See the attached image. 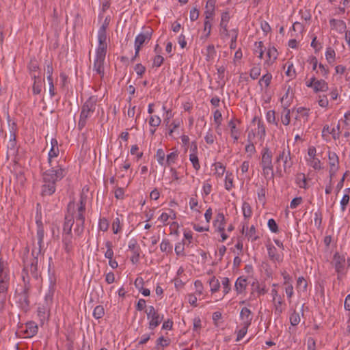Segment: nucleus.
<instances>
[{
  "mask_svg": "<svg viewBox=\"0 0 350 350\" xmlns=\"http://www.w3.org/2000/svg\"><path fill=\"white\" fill-rule=\"evenodd\" d=\"M23 278V284H20L15 291V299L18 306L24 311H27L29 308V292L30 290V284L29 280H26L24 275Z\"/></svg>",
  "mask_w": 350,
  "mask_h": 350,
  "instance_id": "1",
  "label": "nucleus"
},
{
  "mask_svg": "<svg viewBox=\"0 0 350 350\" xmlns=\"http://www.w3.org/2000/svg\"><path fill=\"white\" fill-rule=\"evenodd\" d=\"M45 173V194L52 195L55 191V183L64 177V170L58 165L52 167Z\"/></svg>",
  "mask_w": 350,
  "mask_h": 350,
  "instance_id": "2",
  "label": "nucleus"
},
{
  "mask_svg": "<svg viewBox=\"0 0 350 350\" xmlns=\"http://www.w3.org/2000/svg\"><path fill=\"white\" fill-rule=\"evenodd\" d=\"M10 284L9 270L6 267L5 262L0 258V304H3L6 298Z\"/></svg>",
  "mask_w": 350,
  "mask_h": 350,
  "instance_id": "3",
  "label": "nucleus"
},
{
  "mask_svg": "<svg viewBox=\"0 0 350 350\" xmlns=\"http://www.w3.org/2000/svg\"><path fill=\"white\" fill-rule=\"evenodd\" d=\"M260 165L265 177L270 179L273 178L274 174L272 163V152L267 147L262 149Z\"/></svg>",
  "mask_w": 350,
  "mask_h": 350,
  "instance_id": "4",
  "label": "nucleus"
},
{
  "mask_svg": "<svg viewBox=\"0 0 350 350\" xmlns=\"http://www.w3.org/2000/svg\"><path fill=\"white\" fill-rule=\"evenodd\" d=\"M36 223L38 226L37 237L38 247H34L33 249L32 254L34 255V254L36 252V250H38L37 254L43 256V254H42V243L44 237V230L42 221V205L40 203H38L36 206Z\"/></svg>",
  "mask_w": 350,
  "mask_h": 350,
  "instance_id": "5",
  "label": "nucleus"
},
{
  "mask_svg": "<svg viewBox=\"0 0 350 350\" xmlns=\"http://www.w3.org/2000/svg\"><path fill=\"white\" fill-rule=\"evenodd\" d=\"M96 103V99L90 97L82 106L78 123L79 130H81L85 126L87 119L89 118L90 113L95 111Z\"/></svg>",
  "mask_w": 350,
  "mask_h": 350,
  "instance_id": "6",
  "label": "nucleus"
},
{
  "mask_svg": "<svg viewBox=\"0 0 350 350\" xmlns=\"http://www.w3.org/2000/svg\"><path fill=\"white\" fill-rule=\"evenodd\" d=\"M85 209V198L81 194L80 206L78 208L77 214L75 217L77 228L75 231L80 234L83 231V225L85 222L84 212Z\"/></svg>",
  "mask_w": 350,
  "mask_h": 350,
  "instance_id": "7",
  "label": "nucleus"
},
{
  "mask_svg": "<svg viewBox=\"0 0 350 350\" xmlns=\"http://www.w3.org/2000/svg\"><path fill=\"white\" fill-rule=\"evenodd\" d=\"M52 258L49 257V268H48V272H49V293L45 297V301L46 304H48L49 301L52 302V297L53 295V293L55 292L54 286L56 283V276H55V271L54 269V266L52 265Z\"/></svg>",
  "mask_w": 350,
  "mask_h": 350,
  "instance_id": "8",
  "label": "nucleus"
},
{
  "mask_svg": "<svg viewBox=\"0 0 350 350\" xmlns=\"http://www.w3.org/2000/svg\"><path fill=\"white\" fill-rule=\"evenodd\" d=\"M332 263L338 273V279L340 280L341 277L345 274V257L340 255L338 253H336L334 255Z\"/></svg>",
  "mask_w": 350,
  "mask_h": 350,
  "instance_id": "9",
  "label": "nucleus"
},
{
  "mask_svg": "<svg viewBox=\"0 0 350 350\" xmlns=\"http://www.w3.org/2000/svg\"><path fill=\"white\" fill-rule=\"evenodd\" d=\"M280 160L283 161L284 171L285 173H289V170L293 165V161L291 158V151L288 148L286 150L284 149L278 156L276 157L275 162L279 163Z\"/></svg>",
  "mask_w": 350,
  "mask_h": 350,
  "instance_id": "10",
  "label": "nucleus"
},
{
  "mask_svg": "<svg viewBox=\"0 0 350 350\" xmlns=\"http://www.w3.org/2000/svg\"><path fill=\"white\" fill-rule=\"evenodd\" d=\"M152 33V30L150 29L148 31H146L144 33H139L135 38V56L132 59V61L134 60V59L138 56L139 52L141 49V46L146 42L149 41L151 39Z\"/></svg>",
  "mask_w": 350,
  "mask_h": 350,
  "instance_id": "11",
  "label": "nucleus"
},
{
  "mask_svg": "<svg viewBox=\"0 0 350 350\" xmlns=\"http://www.w3.org/2000/svg\"><path fill=\"white\" fill-rule=\"evenodd\" d=\"M146 312L147 314L148 319H150L149 327L150 329H153L159 325L161 321L163 320V317H160L159 314L152 306H149Z\"/></svg>",
  "mask_w": 350,
  "mask_h": 350,
  "instance_id": "12",
  "label": "nucleus"
},
{
  "mask_svg": "<svg viewBox=\"0 0 350 350\" xmlns=\"http://www.w3.org/2000/svg\"><path fill=\"white\" fill-rule=\"evenodd\" d=\"M75 202H70L68 205V212H71V215H66L65 217V222L64 224V233L71 232L72 226L74 224V217H73V212L75 211Z\"/></svg>",
  "mask_w": 350,
  "mask_h": 350,
  "instance_id": "13",
  "label": "nucleus"
},
{
  "mask_svg": "<svg viewBox=\"0 0 350 350\" xmlns=\"http://www.w3.org/2000/svg\"><path fill=\"white\" fill-rule=\"evenodd\" d=\"M107 25H102L98 29V40L99 42L98 47L96 51L107 53V34H106Z\"/></svg>",
  "mask_w": 350,
  "mask_h": 350,
  "instance_id": "14",
  "label": "nucleus"
},
{
  "mask_svg": "<svg viewBox=\"0 0 350 350\" xmlns=\"http://www.w3.org/2000/svg\"><path fill=\"white\" fill-rule=\"evenodd\" d=\"M106 53L96 51V59L94 62L93 69L101 77L104 75V62Z\"/></svg>",
  "mask_w": 350,
  "mask_h": 350,
  "instance_id": "15",
  "label": "nucleus"
},
{
  "mask_svg": "<svg viewBox=\"0 0 350 350\" xmlns=\"http://www.w3.org/2000/svg\"><path fill=\"white\" fill-rule=\"evenodd\" d=\"M328 159L329 165V176L331 181L333 176H335L336 172L339 168V160L337 154L333 152H329Z\"/></svg>",
  "mask_w": 350,
  "mask_h": 350,
  "instance_id": "16",
  "label": "nucleus"
},
{
  "mask_svg": "<svg viewBox=\"0 0 350 350\" xmlns=\"http://www.w3.org/2000/svg\"><path fill=\"white\" fill-rule=\"evenodd\" d=\"M59 150L58 143L56 139H52L50 144V150L49 152L48 161L51 166H53V159L57 158L59 155Z\"/></svg>",
  "mask_w": 350,
  "mask_h": 350,
  "instance_id": "17",
  "label": "nucleus"
},
{
  "mask_svg": "<svg viewBox=\"0 0 350 350\" xmlns=\"http://www.w3.org/2000/svg\"><path fill=\"white\" fill-rule=\"evenodd\" d=\"M37 264H38V260L36 259L34 260L32 262H31V274L32 275V277L33 278H35L36 280L38 281V284L40 285L39 286V291L40 292L41 291V289H42V278L41 277V274L38 275V267H37Z\"/></svg>",
  "mask_w": 350,
  "mask_h": 350,
  "instance_id": "18",
  "label": "nucleus"
},
{
  "mask_svg": "<svg viewBox=\"0 0 350 350\" xmlns=\"http://www.w3.org/2000/svg\"><path fill=\"white\" fill-rule=\"evenodd\" d=\"M240 317L243 321V324H245L246 326L251 325L252 316L250 309L246 307L243 308L241 310Z\"/></svg>",
  "mask_w": 350,
  "mask_h": 350,
  "instance_id": "19",
  "label": "nucleus"
},
{
  "mask_svg": "<svg viewBox=\"0 0 350 350\" xmlns=\"http://www.w3.org/2000/svg\"><path fill=\"white\" fill-rule=\"evenodd\" d=\"M214 226L219 232L224 231L225 217L223 213H218L214 221Z\"/></svg>",
  "mask_w": 350,
  "mask_h": 350,
  "instance_id": "20",
  "label": "nucleus"
},
{
  "mask_svg": "<svg viewBox=\"0 0 350 350\" xmlns=\"http://www.w3.org/2000/svg\"><path fill=\"white\" fill-rule=\"evenodd\" d=\"M40 74V72H38ZM32 78L34 79L33 85V92L34 94H39L42 91V79L40 75L33 74Z\"/></svg>",
  "mask_w": 350,
  "mask_h": 350,
  "instance_id": "21",
  "label": "nucleus"
},
{
  "mask_svg": "<svg viewBox=\"0 0 350 350\" xmlns=\"http://www.w3.org/2000/svg\"><path fill=\"white\" fill-rule=\"evenodd\" d=\"M268 256L271 260L273 262H280L281 260L280 255L278 254L277 249L273 245L267 246Z\"/></svg>",
  "mask_w": 350,
  "mask_h": 350,
  "instance_id": "22",
  "label": "nucleus"
},
{
  "mask_svg": "<svg viewBox=\"0 0 350 350\" xmlns=\"http://www.w3.org/2000/svg\"><path fill=\"white\" fill-rule=\"evenodd\" d=\"M235 290L238 294L242 293L247 286V280L243 277H239L235 282Z\"/></svg>",
  "mask_w": 350,
  "mask_h": 350,
  "instance_id": "23",
  "label": "nucleus"
},
{
  "mask_svg": "<svg viewBox=\"0 0 350 350\" xmlns=\"http://www.w3.org/2000/svg\"><path fill=\"white\" fill-rule=\"evenodd\" d=\"M38 327L36 323L32 321L27 323L25 332L29 337L36 335L38 332Z\"/></svg>",
  "mask_w": 350,
  "mask_h": 350,
  "instance_id": "24",
  "label": "nucleus"
},
{
  "mask_svg": "<svg viewBox=\"0 0 350 350\" xmlns=\"http://www.w3.org/2000/svg\"><path fill=\"white\" fill-rule=\"evenodd\" d=\"M328 90V85L324 80H318L314 82V91L318 92H326Z\"/></svg>",
  "mask_w": 350,
  "mask_h": 350,
  "instance_id": "25",
  "label": "nucleus"
},
{
  "mask_svg": "<svg viewBox=\"0 0 350 350\" xmlns=\"http://www.w3.org/2000/svg\"><path fill=\"white\" fill-rule=\"evenodd\" d=\"M267 56L268 57V59H267V63L268 64H272L277 59L278 56V52L275 48H269L267 51Z\"/></svg>",
  "mask_w": 350,
  "mask_h": 350,
  "instance_id": "26",
  "label": "nucleus"
},
{
  "mask_svg": "<svg viewBox=\"0 0 350 350\" xmlns=\"http://www.w3.org/2000/svg\"><path fill=\"white\" fill-rule=\"evenodd\" d=\"M289 100L284 104V113H285L284 116L282 117V122L284 125H288L290 123V110L287 109L289 105Z\"/></svg>",
  "mask_w": 350,
  "mask_h": 350,
  "instance_id": "27",
  "label": "nucleus"
},
{
  "mask_svg": "<svg viewBox=\"0 0 350 350\" xmlns=\"http://www.w3.org/2000/svg\"><path fill=\"white\" fill-rule=\"evenodd\" d=\"M273 302H274V308H275L274 314L275 316L279 317V316H280V314H282V312L283 311V308H282L283 301L282 300V298L280 297L277 301L275 300V301H273Z\"/></svg>",
  "mask_w": 350,
  "mask_h": 350,
  "instance_id": "28",
  "label": "nucleus"
},
{
  "mask_svg": "<svg viewBox=\"0 0 350 350\" xmlns=\"http://www.w3.org/2000/svg\"><path fill=\"white\" fill-rule=\"evenodd\" d=\"M209 285L213 293L218 291L220 288V283L215 276L209 280Z\"/></svg>",
  "mask_w": 350,
  "mask_h": 350,
  "instance_id": "29",
  "label": "nucleus"
},
{
  "mask_svg": "<svg viewBox=\"0 0 350 350\" xmlns=\"http://www.w3.org/2000/svg\"><path fill=\"white\" fill-rule=\"evenodd\" d=\"M228 126L230 127L231 129V136L234 138V142H237L239 139V132L237 130L236 124L233 120H231L228 122Z\"/></svg>",
  "mask_w": 350,
  "mask_h": 350,
  "instance_id": "30",
  "label": "nucleus"
},
{
  "mask_svg": "<svg viewBox=\"0 0 350 350\" xmlns=\"http://www.w3.org/2000/svg\"><path fill=\"white\" fill-rule=\"evenodd\" d=\"M105 314V310L103 306H97L95 307L94 312H93V316L94 318L99 319L103 317Z\"/></svg>",
  "mask_w": 350,
  "mask_h": 350,
  "instance_id": "31",
  "label": "nucleus"
},
{
  "mask_svg": "<svg viewBox=\"0 0 350 350\" xmlns=\"http://www.w3.org/2000/svg\"><path fill=\"white\" fill-rule=\"evenodd\" d=\"M105 246L107 248V250L105 253V258L111 260L113 256V252L112 250V243L111 241H107L105 243Z\"/></svg>",
  "mask_w": 350,
  "mask_h": 350,
  "instance_id": "32",
  "label": "nucleus"
},
{
  "mask_svg": "<svg viewBox=\"0 0 350 350\" xmlns=\"http://www.w3.org/2000/svg\"><path fill=\"white\" fill-rule=\"evenodd\" d=\"M242 210H243V216L245 218H249L251 217L252 209H251V206L249 203H247L246 202H243V206H242Z\"/></svg>",
  "mask_w": 350,
  "mask_h": 350,
  "instance_id": "33",
  "label": "nucleus"
},
{
  "mask_svg": "<svg viewBox=\"0 0 350 350\" xmlns=\"http://www.w3.org/2000/svg\"><path fill=\"white\" fill-rule=\"evenodd\" d=\"M290 322L293 326L297 325L300 322V316L298 312L294 311L290 317Z\"/></svg>",
  "mask_w": 350,
  "mask_h": 350,
  "instance_id": "34",
  "label": "nucleus"
},
{
  "mask_svg": "<svg viewBox=\"0 0 350 350\" xmlns=\"http://www.w3.org/2000/svg\"><path fill=\"white\" fill-rule=\"evenodd\" d=\"M272 76L271 74L267 73L265 75H263L260 79L259 80V84L262 86V83H264L266 87H268L270 85L271 80Z\"/></svg>",
  "mask_w": 350,
  "mask_h": 350,
  "instance_id": "35",
  "label": "nucleus"
},
{
  "mask_svg": "<svg viewBox=\"0 0 350 350\" xmlns=\"http://www.w3.org/2000/svg\"><path fill=\"white\" fill-rule=\"evenodd\" d=\"M221 284L223 285V291L224 295H226L229 293L231 289L230 281L228 278H223L221 280Z\"/></svg>",
  "mask_w": 350,
  "mask_h": 350,
  "instance_id": "36",
  "label": "nucleus"
},
{
  "mask_svg": "<svg viewBox=\"0 0 350 350\" xmlns=\"http://www.w3.org/2000/svg\"><path fill=\"white\" fill-rule=\"evenodd\" d=\"M160 249L162 252H172V246L168 240L164 239L160 245Z\"/></svg>",
  "mask_w": 350,
  "mask_h": 350,
  "instance_id": "37",
  "label": "nucleus"
},
{
  "mask_svg": "<svg viewBox=\"0 0 350 350\" xmlns=\"http://www.w3.org/2000/svg\"><path fill=\"white\" fill-rule=\"evenodd\" d=\"M29 69L31 72V76L33 74H36L37 70L39 69L38 62L36 59H31L29 64Z\"/></svg>",
  "mask_w": 350,
  "mask_h": 350,
  "instance_id": "38",
  "label": "nucleus"
},
{
  "mask_svg": "<svg viewBox=\"0 0 350 350\" xmlns=\"http://www.w3.org/2000/svg\"><path fill=\"white\" fill-rule=\"evenodd\" d=\"M189 159H190L191 162L192 163L193 167L196 170H199V168L200 167V165L199 163V160H198V156L195 153L191 154L189 156Z\"/></svg>",
  "mask_w": 350,
  "mask_h": 350,
  "instance_id": "39",
  "label": "nucleus"
},
{
  "mask_svg": "<svg viewBox=\"0 0 350 350\" xmlns=\"http://www.w3.org/2000/svg\"><path fill=\"white\" fill-rule=\"evenodd\" d=\"M255 45H256V49L255 50V53H258V57L260 59H262V57H263V54H264V51L262 49V48H263V43L261 41L256 42L255 43Z\"/></svg>",
  "mask_w": 350,
  "mask_h": 350,
  "instance_id": "40",
  "label": "nucleus"
},
{
  "mask_svg": "<svg viewBox=\"0 0 350 350\" xmlns=\"http://www.w3.org/2000/svg\"><path fill=\"white\" fill-rule=\"evenodd\" d=\"M261 69L259 66H254L250 70V77L253 79H256L260 75Z\"/></svg>",
  "mask_w": 350,
  "mask_h": 350,
  "instance_id": "41",
  "label": "nucleus"
},
{
  "mask_svg": "<svg viewBox=\"0 0 350 350\" xmlns=\"http://www.w3.org/2000/svg\"><path fill=\"white\" fill-rule=\"evenodd\" d=\"M297 181L299 187L305 188L306 185V179L304 174H299L297 176Z\"/></svg>",
  "mask_w": 350,
  "mask_h": 350,
  "instance_id": "42",
  "label": "nucleus"
},
{
  "mask_svg": "<svg viewBox=\"0 0 350 350\" xmlns=\"http://www.w3.org/2000/svg\"><path fill=\"white\" fill-rule=\"evenodd\" d=\"M98 227L100 230L107 231L109 228L108 221L105 218L100 219Z\"/></svg>",
  "mask_w": 350,
  "mask_h": 350,
  "instance_id": "43",
  "label": "nucleus"
},
{
  "mask_svg": "<svg viewBox=\"0 0 350 350\" xmlns=\"http://www.w3.org/2000/svg\"><path fill=\"white\" fill-rule=\"evenodd\" d=\"M149 124L151 126L157 127L161 124V119L159 116H152L150 118Z\"/></svg>",
  "mask_w": 350,
  "mask_h": 350,
  "instance_id": "44",
  "label": "nucleus"
},
{
  "mask_svg": "<svg viewBox=\"0 0 350 350\" xmlns=\"http://www.w3.org/2000/svg\"><path fill=\"white\" fill-rule=\"evenodd\" d=\"M329 23L332 27H340L342 28L345 27V23L341 20L331 19L329 21Z\"/></svg>",
  "mask_w": 350,
  "mask_h": 350,
  "instance_id": "45",
  "label": "nucleus"
},
{
  "mask_svg": "<svg viewBox=\"0 0 350 350\" xmlns=\"http://www.w3.org/2000/svg\"><path fill=\"white\" fill-rule=\"evenodd\" d=\"M340 124H338L336 128H333L331 129V134L334 139H338L340 137Z\"/></svg>",
  "mask_w": 350,
  "mask_h": 350,
  "instance_id": "46",
  "label": "nucleus"
},
{
  "mask_svg": "<svg viewBox=\"0 0 350 350\" xmlns=\"http://www.w3.org/2000/svg\"><path fill=\"white\" fill-rule=\"evenodd\" d=\"M268 226L271 231L273 232H278V226L276 224L275 221L273 219H270L268 221Z\"/></svg>",
  "mask_w": 350,
  "mask_h": 350,
  "instance_id": "47",
  "label": "nucleus"
},
{
  "mask_svg": "<svg viewBox=\"0 0 350 350\" xmlns=\"http://www.w3.org/2000/svg\"><path fill=\"white\" fill-rule=\"evenodd\" d=\"M255 233H256V230H255V227L254 226H252L249 230L248 232H247L246 233V236L249 238V239H251L252 241H256L258 237L257 236H255Z\"/></svg>",
  "mask_w": 350,
  "mask_h": 350,
  "instance_id": "48",
  "label": "nucleus"
},
{
  "mask_svg": "<svg viewBox=\"0 0 350 350\" xmlns=\"http://www.w3.org/2000/svg\"><path fill=\"white\" fill-rule=\"evenodd\" d=\"M297 285L298 288L302 287L304 291H306L308 286L307 282L304 277L298 278Z\"/></svg>",
  "mask_w": 350,
  "mask_h": 350,
  "instance_id": "49",
  "label": "nucleus"
},
{
  "mask_svg": "<svg viewBox=\"0 0 350 350\" xmlns=\"http://www.w3.org/2000/svg\"><path fill=\"white\" fill-rule=\"evenodd\" d=\"M243 327L238 332L237 340L239 341L242 339L247 333V328L249 326H246L245 324L243 323Z\"/></svg>",
  "mask_w": 350,
  "mask_h": 350,
  "instance_id": "50",
  "label": "nucleus"
},
{
  "mask_svg": "<svg viewBox=\"0 0 350 350\" xmlns=\"http://www.w3.org/2000/svg\"><path fill=\"white\" fill-rule=\"evenodd\" d=\"M204 31H207L205 35V38H208L211 34V23L210 21H208V20L204 21Z\"/></svg>",
  "mask_w": 350,
  "mask_h": 350,
  "instance_id": "51",
  "label": "nucleus"
},
{
  "mask_svg": "<svg viewBox=\"0 0 350 350\" xmlns=\"http://www.w3.org/2000/svg\"><path fill=\"white\" fill-rule=\"evenodd\" d=\"M184 250H185L184 243H178L175 246V249H174L175 252L178 256H179V255L185 256Z\"/></svg>",
  "mask_w": 350,
  "mask_h": 350,
  "instance_id": "52",
  "label": "nucleus"
},
{
  "mask_svg": "<svg viewBox=\"0 0 350 350\" xmlns=\"http://www.w3.org/2000/svg\"><path fill=\"white\" fill-rule=\"evenodd\" d=\"M266 118H267V120L269 122V123H275V111H273V110H270L269 111H267V115H266Z\"/></svg>",
  "mask_w": 350,
  "mask_h": 350,
  "instance_id": "53",
  "label": "nucleus"
},
{
  "mask_svg": "<svg viewBox=\"0 0 350 350\" xmlns=\"http://www.w3.org/2000/svg\"><path fill=\"white\" fill-rule=\"evenodd\" d=\"M177 157H178V154L176 152H171L170 154H169L167 156V164L170 165L172 163H174L175 162V160L177 159Z\"/></svg>",
  "mask_w": 350,
  "mask_h": 350,
  "instance_id": "54",
  "label": "nucleus"
},
{
  "mask_svg": "<svg viewBox=\"0 0 350 350\" xmlns=\"http://www.w3.org/2000/svg\"><path fill=\"white\" fill-rule=\"evenodd\" d=\"M320 160L317 158L310 159V165L312 167L314 170H320Z\"/></svg>",
  "mask_w": 350,
  "mask_h": 350,
  "instance_id": "55",
  "label": "nucleus"
},
{
  "mask_svg": "<svg viewBox=\"0 0 350 350\" xmlns=\"http://www.w3.org/2000/svg\"><path fill=\"white\" fill-rule=\"evenodd\" d=\"M221 113L219 110H216L214 113V121L217 124V126H219L221 125Z\"/></svg>",
  "mask_w": 350,
  "mask_h": 350,
  "instance_id": "56",
  "label": "nucleus"
},
{
  "mask_svg": "<svg viewBox=\"0 0 350 350\" xmlns=\"http://www.w3.org/2000/svg\"><path fill=\"white\" fill-rule=\"evenodd\" d=\"M120 229V221L119 218H116L112 224V230L114 234H117Z\"/></svg>",
  "mask_w": 350,
  "mask_h": 350,
  "instance_id": "57",
  "label": "nucleus"
},
{
  "mask_svg": "<svg viewBox=\"0 0 350 350\" xmlns=\"http://www.w3.org/2000/svg\"><path fill=\"white\" fill-rule=\"evenodd\" d=\"M216 174H217L219 176H221L224 174L225 172V167L223 166V165L218 162L215 163Z\"/></svg>",
  "mask_w": 350,
  "mask_h": 350,
  "instance_id": "58",
  "label": "nucleus"
},
{
  "mask_svg": "<svg viewBox=\"0 0 350 350\" xmlns=\"http://www.w3.org/2000/svg\"><path fill=\"white\" fill-rule=\"evenodd\" d=\"M156 157L157 158V161L160 164H163V162L165 159V152L163 149H158L157 151Z\"/></svg>",
  "mask_w": 350,
  "mask_h": 350,
  "instance_id": "59",
  "label": "nucleus"
},
{
  "mask_svg": "<svg viewBox=\"0 0 350 350\" xmlns=\"http://www.w3.org/2000/svg\"><path fill=\"white\" fill-rule=\"evenodd\" d=\"M349 194H345L340 201L341 208L342 211H345L346 208V206L348 204L349 202Z\"/></svg>",
  "mask_w": 350,
  "mask_h": 350,
  "instance_id": "60",
  "label": "nucleus"
},
{
  "mask_svg": "<svg viewBox=\"0 0 350 350\" xmlns=\"http://www.w3.org/2000/svg\"><path fill=\"white\" fill-rule=\"evenodd\" d=\"M199 11L196 8L191 10L189 13V18L191 21H195L198 18Z\"/></svg>",
  "mask_w": 350,
  "mask_h": 350,
  "instance_id": "61",
  "label": "nucleus"
},
{
  "mask_svg": "<svg viewBox=\"0 0 350 350\" xmlns=\"http://www.w3.org/2000/svg\"><path fill=\"white\" fill-rule=\"evenodd\" d=\"M326 59L329 62L330 59L334 60L335 51L332 48H328L325 53Z\"/></svg>",
  "mask_w": 350,
  "mask_h": 350,
  "instance_id": "62",
  "label": "nucleus"
},
{
  "mask_svg": "<svg viewBox=\"0 0 350 350\" xmlns=\"http://www.w3.org/2000/svg\"><path fill=\"white\" fill-rule=\"evenodd\" d=\"M163 60L164 59L161 55H156L153 59V66L159 67L163 64Z\"/></svg>",
  "mask_w": 350,
  "mask_h": 350,
  "instance_id": "63",
  "label": "nucleus"
},
{
  "mask_svg": "<svg viewBox=\"0 0 350 350\" xmlns=\"http://www.w3.org/2000/svg\"><path fill=\"white\" fill-rule=\"evenodd\" d=\"M146 70V68L145 66H144L142 64H137L135 66V71L136 72V73L139 75V76H142L144 72Z\"/></svg>",
  "mask_w": 350,
  "mask_h": 350,
  "instance_id": "64",
  "label": "nucleus"
}]
</instances>
